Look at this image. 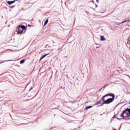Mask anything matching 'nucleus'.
<instances>
[{
	"mask_svg": "<svg viewBox=\"0 0 130 130\" xmlns=\"http://www.w3.org/2000/svg\"><path fill=\"white\" fill-rule=\"evenodd\" d=\"M115 98V96L113 93H109L103 96L100 101H97L95 105H98L99 104H101V101L104 102L103 103V105L104 104H110V103H112L113 101H114V99Z\"/></svg>",
	"mask_w": 130,
	"mask_h": 130,
	"instance_id": "obj_1",
	"label": "nucleus"
},
{
	"mask_svg": "<svg viewBox=\"0 0 130 130\" xmlns=\"http://www.w3.org/2000/svg\"><path fill=\"white\" fill-rule=\"evenodd\" d=\"M121 117H122L123 119L125 118H128L130 117V109L127 108L125 110L123 111L122 114L120 115Z\"/></svg>",
	"mask_w": 130,
	"mask_h": 130,
	"instance_id": "obj_2",
	"label": "nucleus"
},
{
	"mask_svg": "<svg viewBox=\"0 0 130 130\" xmlns=\"http://www.w3.org/2000/svg\"><path fill=\"white\" fill-rule=\"evenodd\" d=\"M26 29L25 25L18 26L16 29L17 34H23L24 30Z\"/></svg>",
	"mask_w": 130,
	"mask_h": 130,
	"instance_id": "obj_3",
	"label": "nucleus"
},
{
	"mask_svg": "<svg viewBox=\"0 0 130 130\" xmlns=\"http://www.w3.org/2000/svg\"><path fill=\"white\" fill-rule=\"evenodd\" d=\"M17 2V0H15L13 1H7V3L8 4V5H9V6H11V5H13V4H14V3Z\"/></svg>",
	"mask_w": 130,
	"mask_h": 130,
	"instance_id": "obj_4",
	"label": "nucleus"
},
{
	"mask_svg": "<svg viewBox=\"0 0 130 130\" xmlns=\"http://www.w3.org/2000/svg\"><path fill=\"white\" fill-rule=\"evenodd\" d=\"M49 54V53L46 54L44 55H43V56H42L40 59V61H41L42 59H43V58H44V57H45L46 56H47V55H48Z\"/></svg>",
	"mask_w": 130,
	"mask_h": 130,
	"instance_id": "obj_5",
	"label": "nucleus"
},
{
	"mask_svg": "<svg viewBox=\"0 0 130 130\" xmlns=\"http://www.w3.org/2000/svg\"><path fill=\"white\" fill-rule=\"evenodd\" d=\"M106 39L104 38V36H101V41H105Z\"/></svg>",
	"mask_w": 130,
	"mask_h": 130,
	"instance_id": "obj_6",
	"label": "nucleus"
},
{
	"mask_svg": "<svg viewBox=\"0 0 130 130\" xmlns=\"http://www.w3.org/2000/svg\"><path fill=\"white\" fill-rule=\"evenodd\" d=\"M92 107H93V106H87L85 108V110H87V109H90V108H92Z\"/></svg>",
	"mask_w": 130,
	"mask_h": 130,
	"instance_id": "obj_7",
	"label": "nucleus"
},
{
	"mask_svg": "<svg viewBox=\"0 0 130 130\" xmlns=\"http://www.w3.org/2000/svg\"><path fill=\"white\" fill-rule=\"evenodd\" d=\"M47 23H48V19H47L44 23V26H46L47 24Z\"/></svg>",
	"mask_w": 130,
	"mask_h": 130,
	"instance_id": "obj_8",
	"label": "nucleus"
},
{
	"mask_svg": "<svg viewBox=\"0 0 130 130\" xmlns=\"http://www.w3.org/2000/svg\"><path fill=\"white\" fill-rule=\"evenodd\" d=\"M25 62V59H22L20 61V63H24Z\"/></svg>",
	"mask_w": 130,
	"mask_h": 130,
	"instance_id": "obj_9",
	"label": "nucleus"
},
{
	"mask_svg": "<svg viewBox=\"0 0 130 130\" xmlns=\"http://www.w3.org/2000/svg\"><path fill=\"white\" fill-rule=\"evenodd\" d=\"M125 22H126V20L122 21V22H121V24H123V23H125Z\"/></svg>",
	"mask_w": 130,
	"mask_h": 130,
	"instance_id": "obj_10",
	"label": "nucleus"
},
{
	"mask_svg": "<svg viewBox=\"0 0 130 130\" xmlns=\"http://www.w3.org/2000/svg\"><path fill=\"white\" fill-rule=\"evenodd\" d=\"M126 21V22H130V20H127Z\"/></svg>",
	"mask_w": 130,
	"mask_h": 130,
	"instance_id": "obj_11",
	"label": "nucleus"
},
{
	"mask_svg": "<svg viewBox=\"0 0 130 130\" xmlns=\"http://www.w3.org/2000/svg\"><path fill=\"white\" fill-rule=\"evenodd\" d=\"M96 2H97V3H98L99 2L98 0H96Z\"/></svg>",
	"mask_w": 130,
	"mask_h": 130,
	"instance_id": "obj_12",
	"label": "nucleus"
},
{
	"mask_svg": "<svg viewBox=\"0 0 130 130\" xmlns=\"http://www.w3.org/2000/svg\"><path fill=\"white\" fill-rule=\"evenodd\" d=\"M96 2H97V3H98L99 2L98 0H96Z\"/></svg>",
	"mask_w": 130,
	"mask_h": 130,
	"instance_id": "obj_13",
	"label": "nucleus"
},
{
	"mask_svg": "<svg viewBox=\"0 0 130 130\" xmlns=\"http://www.w3.org/2000/svg\"><path fill=\"white\" fill-rule=\"evenodd\" d=\"M92 3H94V1H92Z\"/></svg>",
	"mask_w": 130,
	"mask_h": 130,
	"instance_id": "obj_14",
	"label": "nucleus"
},
{
	"mask_svg": "<svg viewBox=\"0 0 130 130\" xmlns=\"http://www.w3.org/2000/svg\"><path fill=\"white\" fill-rule=\"evenodd\" d=\"M30 90H32V88Z\"/></svg>",
	"mask_w": 130,
	"mask_h": 130,
	"instance_id": "obj_15",
	"label": "nucleus"
}]
</instances>
